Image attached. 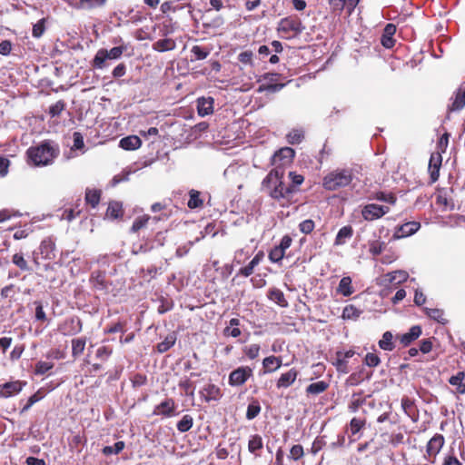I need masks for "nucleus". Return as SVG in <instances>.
I'll return each instance as SVG.
<instances>
[{"mask_svg": "<svg viewBox=\"0 0 465 465\" xmlns=\"http://www.w3.org/2000/svg\"><path fill=\"white\" fill-rule=\"evenodd\" d=\"M352 228L351 226H343L341 227L335 238V244L336 245H342L346 242L348 239H350L352 236Z\"/></svg>", "mask_w": 465, "mask_h": 465, "instance_id": "30", "label": "nucleus"}, {"mask_svg": "<svg viewBox=\"0 0 465 465\" xmlns=\"http://www.w3.org/2000/svg\"><path fill=\"white\" fill-rule=\"evenodd\" d=\"M125 50L126 47L123 45L113 47L110 50L99 49L94 57L93 66L97 69H103L105 66V61L107 59H119Z\"/></svg>", "mask_w": 465, "mask_h": 465, "instance_id": "5", "label": "nucleus"}, {"mask_svg": "<svg viewBox=\"0 0 465 465\" xmlns=\"http://www.w3.org/2000/svg\"><path fill=\"white\" fill-rule=\"evenodd\" d=\"M86 340L84 338H78L72 340V355L77 357L81 355L85 348Z\"/></svg>", "mask_w": 465, "mask_h": 465, "instance_id": "33", "label": "nucleus"}, {"mask_svg": "<svg viewBox=\"0 0 465 465\" xmlns=\"http://www.w3.org/2000/svg\"><path fill=\"white\" fill-rule=\"evenodd\" d=\"M445 440L441 434L434 435L427 443L426 446V454L424 458L430 461L433 462L436 456L440 453V450L444 446Z\"/></svg>", "mask_w": 465, "mask_h": 465, "instance_id": "7", "label": "nucleus"}, {"mask_svg": "<svg viewBox=\"0 0 465 465\" xmlns=\"http://www.w3.org/2000/svg\"><path fill=\"white\" fill-rule=\"evenodd\" d=\"M44 23H45V20L42 19L34 25L33 31H32L34 37L39 38L43 35V34L45 30Z\"/></svg>", "mask_w": 465, "mask_h": 465, "instance_id": "59", "label": "nucleus"}, {"mask_svg": "<svg viewBox=\"0 0 465 465\" xmlns=\"http://www.w3.org/2000/svg\"><path fill=\"white\" fill-rule=\"evenodd\" d=\"M363 421L360 419L353 418L350 422V430L352 435L358 433L363 426Z\"/></svg>", "mask_w": 465, "mask_h": 465, "instance_id": "61", "label": "nucleus"}, {"mask_svg": "<svg viewBox=\"0 0 465 465\" xmlns=\"http://www.w3.org/2000/svg\"><path fill=\"white\" fill-rule=\"evenodd\" d=\"M465 106V83L457 90L450 105V111H460Z\"/></svg>", "mask_w": 465, "mask_h": 465, "instance_id": "12", "label": "nucleus"}, {"mask_svg": "<svg viewBox=\"0 0 465 465\" xmlns=\"http://www.w3.org/2000/svg\"><path fill=\"white\" fill-rule=\"evenodd\" d=\"M441 162L442 157L440 153H431L429 162V173L431 183H435L439 179Z\"/></svg>", "mask_w": 465, "mask_h": 465, "instance_id": "10", "label": "nucleus"}, {"mask_svg": "<svg viewBox=\"0 0 465 465\" xmlns=\"http://www.w3.org/2000/svg\"><path fill=\"white\" fill-rule=\"evenodd\" d=\"M361 311L354 305H347L342 311V318L346 320H353L360 316Z\"/></svg>", "mask_w": 465, "mask_h": 465, "instance_id": "39", "label": "nucleus"}, {"mask_svg": "<svg viewBox=\"0 0 465 465\" xmlns=\"http://www.w3.org/2000/svg\"><path fill=\"white\" fill-rule=\"evenodd\" d=\"M287 139L292 144L300 143L303 139V133L301 130H292L288 134Z\"/></svg>", "mask_w": 465, "mask_h": 465, "instance_id": "49", "label": "nucleus"}, {"mask_svg": "<svg viewBox=\"0 0 465 465\" xmlns=\"http://www.w3.org/2000/svg\"><path fill=\"white\" fill-rule=\"evenodd\" d=\"M174 408V401L172 399H168L156 406L154 413L170 417L173 415Z\"/></svg>", "mask_w": 465, "mask_h": 465, "instance_id": "22", "label": "nucleus"}, {"mask_svg": "<svg viewBox=\"0 0 465 465\" xmlns=\"http://www.w3.org/2000/svg\"><path fill=\"white\" fill-rule=\"evenodd\" d=\"M23 383L21 381H12L5 383L0 389V397L9 398L22 391Z\"/></svg>", "mask_w": 465, "mask_h": 465, "instance_id": "13", "label": "nucleus"}, {"mask_svg": "<svg viewBox=\"0 0 465 465\" xmlns=\"http://www.w3.org/2000/svg\"><path fill=\"white\" fill-rule=\"evenodd\" d=\"M421 334V328L419 325L412 326L410 331L400 337V341L403 346L410 345L413 341L418 339Z\"/></svg>", "mask_w": 465, "mask_h": 465, "instance_id": "19", "label": "nucleus"}, {"mask_svg": "<svg viewBox=\"0 0 465 465\" xmlns=\"http://www.w3.org/2000/svg\"><path fill=\"white\" fill-rule=\"evenodd\" d=\"M253 54L252 51H244L239 54L238 60L243 64H252Z\"/></svg>", "mask_w": 465, "mask_h": 465, "instance_id": "63", "label": "nucleus"}, {"mask_svg": "<svg viewBox=\"0 0 465 465\" xmlns=\"http://www.w3.org/2000/svg\"><path fill=\"white\" fill-rule=\"evenodd\" d=\"M124 446H125L124 442L120 440V441L115 442L114 445H113V446L104 447L102 451L105 456L118 454L124 449Z\"/></svg>", "mask_w": 465, "mask_h": 465, "instance_id": "38", "label": "nucleus"}, {"mask_svg": "<svg viewBox=\"0 0 465 465\" xmlns=\"http://www.w3.org/2000/svg\"><path fill=\"white\" fill-rule=\"evenodd\" d=\"M197 111L200 116H206L213 112V99L201 97L197 100Z\"/></svg>", "mask_w": 465, "mask_h": 465, "instance_id": "14", "label": "nucleus"}, {"mask_svg": "<svg viewBox=\"0 0 465 465\" xmlns=\"http://www.w3.org/2000/svg\"><path fill=\"white\" fill-rule=\"evenodd\" d=\"M190 199L188 201V207L194 209L203 205V200L200 198V193L196 190L190 191Z\"/></svg>", "mask_w": 465, "mask_h": 465, "instance_id": "40", "label": "nucleus"}, {"mask_svg": "<svg viewBox=\"0 0 465 465\" xmlns=\"http://www.w3.org/2000/svg\"><path fill=\"white\" fill-rule=\"evenodd\" d=\"M70 325L72 330L70 331H64L65 334H74L81 331V321L79 319L72 318L64 322V327Z\"/></svg>", "mask_w": 465, "mask_h": 465, "instance_id": "47", "label": "nucleus"}, {"mask_svg": "<svg viewBox=\"0 0 465 465\" xmlns=\"http://www.w3.org/2000/svg\"><path fill=\"white\" fill-rule=\"evenodd\" d=\"M175 48L176 43L172 38L160 39L153 45V49L157 52H166Z\"/></svg>", "mask_w": 465, "mask_h": 465, "instance_id": "24", "label": "nucleus"}, {"mask_svg": "<svg viewBox=\"0 0 465 465\" xmlns=\"http://www.w3.org/2000/svg\"><path fill=\"white\" fill-rule=\"evenodd\" d=\"M240 324V321L237 318H232L229 322V325L226 326L223 330V334L225 336H231L233 338L239 337L241 335V330L238 328Z\"/></svg>", "mask_w": 465, "mask_h": 465, "instance_id": "28", "label": "nucleus"}, {"mask_svg": "<svg viewBox=\"0 0 465 465\" xmlns=\"http://www.w3.org/2000/svg\"><path fill=\"white\" fill-rule=\"evenodd\" d=\"M263 447L262 439L260 435H252L249 439L248 441V450L253 454L255 457H259L260 454L258 453V450H262Z\"/></svg>", "mask_w": 465, "mask_h": 465, "instance_id": "26", "label": "nucleus"}, {"mask_svg": "<svg viewBox=\"0 0 465 465\" xmlns=\"http://www.w3.org/2000/svg\"><path fill=\"white\" fill-rule=\"evenodd\" d=\"M284 84H262L259 87V91H269L272 93L279 92L284 87Z\"/></svg>", "mask_w": 465, "mask_h": 465, "instance_id": "60", "label": "nucleus"}, {"mask_svg": "<svg viewBox=\"0 0 465 465\" xmlns=\"http://www.w3.org/2000/svg\"><path fill=\"white\" fill-rule=\"evenodd\" d=\"M252 375V370L248 366L238 367L229 375V384L236 387L244 384Z\"/></svg>", "mask_w": 465, "mask_h": 465, "instance_id": "8", "label": "nucleus"}, {"mask_svg": "<svg viewBox=\"0 0 465 465\" xmlns=\"http://www.w3.org/2000/svg\"><path fill=\"white\" fill-rule=\"evenodd\" d=\"M374 199L381 202L388 203L394 205L397 202V197L391 193L378 192L374 194Z\"/></svg>", "mask_w": 465, "mask_h": 465, "instance_id": "41", "label": "nucleus"}, {"mask_svg": "<svg viewBox=\"0 0 465 465\" xmlns=\"http://www.w3.org/2000/svg\"><path fill=\"white\" fill-rule=\"evenodd\" d=\"M149 220H150L149 215H143V216L136 218L132 225L131 231L133 232H138L139 230H141L142 228L146 226Z\"/></svg>", "mask_w": 465, "mask_h": 465, "instance_id": "46", "label": "nucleus"}, {"mask_svg": "<svg viewBox=\"0 0 465 465\" xmlns=\"http://www.w3.org/2000/svg\"><path fill=\"white\" fill-rule=\"evenodd\" d=\"M260 411H261V407H260L259 403L252 402L248 405L247 411H246V418L248 420H252L258 416Z\"/></svg>", "mask_w": 465, "mask_h": 465, "instance_id": "52", "label": "nucleus"}, {"mask_svg": "<svg viewBox=\"0 0 465 465\" xmlns=\"http://www.w3.org/2000/svg\"><path fill=\"white\" fill-rule=\"evenodd\" d=\"M295 152L290 147L281 148L272 157V164L275 166L274 169L283 170L282 167L287 166L292 163Z\"/></svg>", "mask_w": 465, "mask_h": 465, "instance_id": "6", "label": "nucleus"}, {"mask_svg": "<svg viewBox=\"0 0 465 465\" xmlns=\"http://www.w3.org/2000/svg\"><path fill=\"white\" fill-rule=\"evenodd\" d=\"M260 350V345L251 344L250 346L244 347L243 352L249 359L253 360L259 356Z\"/></svg>", "mask_w": 465, "mask_h": 465, "instance_id": "48", "label": "nucleus"}, {"mask_svg": "<svg viewBox=\"0 0 465 465\" xmlns=\"http://www.w3.org/2000/svg\"><path fill=\"white\" fill-rule=\"evenodd\" d=\"M283 174V170L273 169L262 183L263 187L270 190V195L277 200L286 198L292 192L282 182Z\"/></svg>", "mask_w": 465, "mask_h": 465, "instance_id": "2", "label": "nucleus"}, {"mask_svg": "<svg viewBox=\"0 0 465 465\" xmlns=\"http://www.w3.org/2000/svg\"><path fill=\"white\" fill-rule=\"evenodd\" d=\"M420 227V223L409 222L402 224L396 232L397 237H408L414 234Z\"/></svg>", "mask_w": 465, "mask_h": 465, "instance_id": "20", "label": "nucleus"}, {"mask_svg": "<svg viewBox=\"0 0 465 465\" xmlns=\"http://www.w3.org/2000/svg\"><path fill=\"white\" fill-rule=\"evenodd\" d=\"M74 144H73V149L74 150H81L84 148V137L83 135L78 133V132H75L74 133Z\"/></svg>", "mask_w": 465, "mask_h": 465, "instance_id": "62", "label": "nucleus"}, {"mask_svg": "<svg viewBox=\"0 0 465 465\" xmlns=\"http://www.w3.org/2000/svg\"><path fill=\"white\" fill-rule=\"evenodd\" d=\"M113 351L111 348L107 346H101L96 351V358L99 359L102 361H105L109 359L111 356Z\"/></svg>", "mask_w": 465, "mask_h": 465, "instance_id": "50", "label": "nucleus"}, {"mask_svg": "<svg viewBox=\"0 0 465 465\" xmlns=\"http://www.w3.org/2000/svg\"><path fill=\"white\" fill-rule=\"evenodd\" d=\"M328 386L329 385L326 381H320L310 384L306 388V392L308 394L318 395V394L325 391L327 390Z\"/></svg>", "mask_w": 465, "mask_h": 465, "instance_id": "32", "label": "nucleus"}, {"mask_svg": "<svg viewBox=\"0 0 465 465\" xmlns=\"http://www.w3.org/2000/svg\"><path fill=\"white\" fill-rule=\"evenodd\" d=\"M12 262L22 271H28V264L22 253H15L12 257Z\"/></svg>", "mask_w": 465, "mask_h": 465, "instance_id": "45", "label": "nucleus"}, {"mask_svg": "<svg viewBox=\"0 0 465 465\" xmlns=\"http://www.w3.org/2000/svg\"><path fill=\"white\" fill-rule=\"evenodd\" d=\"M424 311H425L426 314L430 318L433 319L434 321H436L440 323H442V324H444L446 322L442 310L425 308Z\"/></svg>", "mask_w": 465, "mask_h": 465, "instance_id": "37", "label": "nucleus"}, {"mask_svg": "<svg viewBox=\"0 0 465 465\" xmlns=\"http://www.w3.org/2000/svg\"><path fill=\"white\" fill-rule=\"evenodd\" d=\"M304 30L301 20L296 17L289 16L282 18L277 27L281 37L291 39L300 35Z\"/></svg>", "mask_w": 465, "mask_h": 465, "instance_id": "4", "label": "nucleus"}, {"mask_svg": "<svg viewBox=\"0 0 465 465\" xmlns=\"http://www.w3.org/2000/svg\"><path fill=\"white\" fill-rule=\"evenodd\" d=\"M124 214V210L122 203L119 202H112L109 203L106 217L110 219H118L121 218Z\"/></svg>", "mask_w": 465, "mask_h": 465, "instance_id": "27", "label": "nucleus"}, {"mask_svg": "<svg viewBox=\"0 0 465 465\" xmlns=\"http://www.w3.org/2000/svg\"><path fill=\"white\" fill-rule=\"evenodd\" d=\"M409 273L403 270H398L388 272L382 277V282L385 284H400L408 280Z\"/></svg>", "mask_w": 465, "mask_h": 465, "instance_id": "11", "label": "nucleus"}, {"mask_svg": "<svg viewBox=\"0 0 465 465\" xmlns=\"http://www.w3.org/2000/svg\"><path fill=\"white\" fill-rule=\"evenodd\" d=\"M83 1V10H92L100 8L105 5L107 0H82Z\"/></svg>", "mask_w": 465, "mask_h": 465, "instance_id": "44", "label": "nucleus"}, {"mask_svg": "<svg viewBox=\"0 0 465 465\" xmlns=\"http://www.w3.org/2000/svg\"><path fill=\"white\" fill-rule=\"evenodd\" d=\"M381 360L375 353H367L364 358V363L369 367H376L380 364Z\"/></svg>", "mask_w": 465, "mask_h": 465, "instance_id": "55", "label": "nucleus"}, {"mask_svg": "<svg viewBox=\"0 0 465 465\" xmlns=\"http://www.w3.org/2000/svg\"><path fill=\"white\" fill-rule=\"evenodd\" d=\"M299 229L302 233L309 234L314 229V222L311 219L304 220L299 224Z\"/></svg>", "mask_w": 465, "mask_h": 465, "instance_id": "54", "label": "nucleus"}, {"mask_svg": "<svg viewBox=\"0 0 465 465\" xmlns=\"http://www.w3.org/2000/svg\"><path fill=\"white\" fill-rule=\"evenodd\" d=\"M465 374L462 371L458 372L456 375L451 376L449 380L450 385L455 387L456 392L459 394L465 393Z\"/></svg>", "mask_w": 465, "mask_h": 465, "instance_id": "25", "label": "nucleus"}, {"mask_svg": "<svg viewBox=\"0 0 465 465\" xmlns=\"http://www.w3.org/2000/svg\"><path fill=\"white\" fill-rule=\"evenodd\" d=\"M354 355V351L350 350L345 352L339 351L337 353V365L338 367L343 366L346 364V360L351 358Z\"/></svg>", "mask_w": 465, "mask_h": 465, "instance_id": "57", "label": "nucleus"}, {"mask_svg": "<svg viewBox=\"0 0 465 465\" xmlns=\"http://www.w3.org/2000/svg\"><path fill=\"white\" fill-rule=\"evenodd\" d=\"M337 292L343 296H350L353 293L354 290L351 286V279L349 276L342 277L340 281Z\"/></svg>", "mask_w": 465, "mask_h": 465, "instance_id": "29", "label": "nucleus"}, {"mask_svg": "<svg viewBox=\"0 0 465 465\" xmlns=\"http://www.w3.org/2000/svg\"><path fill=\"white\" fill-rule=\"evenodd\" d=\"M392 339V333L391 331H385L382 338L379 341L380 348L384 351H391L394 349Z\"/></svg>", "mask_w": 465, "mask_h": 465, "instance_id": "31", "label": "nucleus"}, {"mask_svg": "<svg viewBox=\"0 0 465 465\" xmlns=\"http://www.w3.org/2000/svg\"><path fill=\"white\" fill-rule=\"evenodd\" d=\"M352 181V174L350 170L338 169L328 173L323 178V187L330 191H335L339 188L349 185Z\"/></svg>", "mask_w": 465, "mask_h": 465, "instance_id": "3", "label": "nucleus"}, {"mask_svg": "<svg viewBox=\"0 0 465 465\" xmlns=\"http://www.w3.org/2000/svg\"><path fill=\"white\" fill-rule=\"evenodd\" d=\"M55 245L51 239L42 241L39 251L44 259L52 260L55 257Z\"/></svg>", "mask_w": 465, "mask_h": 465, "instance_id": "16", "label": "nucleus"}, {"mask_svg": "<svg viewBox=\"0 0 465 465\" xmlns=\"http://www.w3.org/2000/svg\"><path fill=\"white\" fill-rule=\"evenodd\" d=\"M119 145L124 150H136L142 145V141L136 135H129L122 138L119 142Z\"/></svg>", "mask_w": 465, "mask_h": 465, "instance_id": "21", "label": "nucleus"}, {"mask_svg": "<svg viewBox=\"0 0 465 465\" xmlns=\"http://www.w3.org/2000/svg\"><path fill=\"white\" fill-rule=\"evenodd\" d=\"M396 32V27L392 24H388L385 28L381 37V44L386 48H391L394 45V40L392 36Z\"/></svg>", "mask_w": 465, "mask_h": 465, "instance_id": "23", "label": "nucleus"}, {"mask_svg": "<svg viewBox=\"0 0 465 465\" xmlns=\"http://www.w3.org/2000/svg\"><path fill=\"white\" fill-rule=\"evenodd\" d=\"M210 49L202 47L200 45H193L191 49V53L193 54V58H192V61L194 60H203L207 58V56L210 54Z\"/></svg>", "mask_w": 465, "mask_h": 465, "instance_id": "34", "label": "nucleus"}, {"mask_svg": "<svg viewBox=\"0 0 465 465\" xmlns=\"http://www.w3.org/2000/svg\"><path fill=\"white\" fill-rule=\"evenodd\" d=\"M12 50V44L8 40L2 41L0 43V54L3 55H8Z\"/></svg>", "mask_w": 465, "mask_h": 465, "instance_id": "64", "label": "nucleus"}, {"mask_svg": "<svg viewBox=\"0 0 465 465\" xmlns=\"http://www.w3.org/2000/svg\"><path fill=\"white\" fill-rule=\"evenodd\" d=\"M59 154V148L50 142L31 146L26 151L29 162L35 166H46L54 163Z\"/></svg>", "mask_w": 465, "mask_h": 465, "instance_id": "1", "label": "nucleus"}, {"mask_svg": "<svg viewBox=\"0 0 465 465\" xmlns=\"http://www.w3.org/2000/svg\"><path fill=\"white\" fill-rule=\"evenodd\" d=\"M298 376V372L294 369H291L285 373H282L277 381V388H288L290 387L296 380Z\"/></svg>", "mask_w": 465, "mask_h": 465, "instance_id": "17", "label": "nucleus"}, {"mask_svg": "<svg viewBox=\"0 0 465 465\" xmlns=\"http://www.w3.org/2000/svg\"><path fill=\"white\" fill-rule=\"evenodd\" d=\"M175 336L174 335H168L164 341L158 343L157 350L159 352H165L167 351L171 347H173L175 343Z\"/></svg>", "mask_w": 465, "mask_h": 465, "instance_id": "43", "label": "nucleus"}, {"mask_svg": "<svg viewBox=\"0 0 465 465\" xmlns=\"http://www.w3.org/2000/svg\"><path fill=\"white\" fill-rule=\"evenodd\" d=\"M284 252L278 246H275L269 252V259L272 262H279L284 257Z\"/></svg>", "mask_w": 465, "mask_h": 465, "instance_id": "53", "label": "nucleus"}, {"mask_svg": "<svg viewBox=\"0 0 465 465\" xmlns=\"http://www.w3.org/2000/svg\"><path fill=\"white\" fill-rule=\"evenodd\" d=\"M54 367L52 362L48 361H39L35 366V373L36 374H45L48 371H50Z\"/></svg>", "mask_w": 465, "mask_h": 465, "instance_id": "56", "label": "nucleus"}, {"mask_svg": "<svg viewBox=\"0 0 465 465\" xmlns=\"http://www.w3.org/2000/svg\"><path fill=\"white\" fill-rule=\"evenodd\" d=\"M385 242L376 240L370 243V252L373 255H379L382 252L385 248Z\"/></svg>", "mask_w": 465, "mask_h": 465, "instance_id": "51", "label": "nucleus"}, {"mask_svg": "<svg viewBox=\"0 0 465 465\" xmlns=\"http://www.w3.org/2000/svg\"><path fill=\"white\" fill-rule=\"evenodd\" d=\"M304 455L303 448L302 445H293L290 450V458L297 460Z\"/></svg>", "mask_w": 465, "mask_h": 465, "instance_id": "58", "label": "nucleus"}, {"mask_svg": "<svg viewBox=\"0 0 465 465\" xmlns=\"http://www.w3.org/2000/svg\"><path fill=\"white\" fill-rule=\"evenodd\" d=\"M193 424V420L190 415H184L177 423V430L181 432L188 431Z\"/></svg>", "mask_w": 465, "mask_h": 465, "instance_id": "42", "label": "nucleus"}, {"mask_svg": "<svg viewBox=\"0 0 465 465\" xmlns=\"http://www.w3.org/2000/svg\"><path fill=\"white\" fill-rule=\"evenodd\" d=\"M269 298L282 307H286L288 305L283 292L278 289H272L270 291Z\"/></svg>", "mask_w": 465, "mask_h": 465, "instance_id": "35", "label": "nucleus"}, {"mask_svg": "<svg viewBox=\"0 0 465 465\" xmlns=\"http://www.w3.org/2000/svg\"><path fill=\"white\" fill-rule=\"evenodd\" d=\"M282 364V359L276 356H268L262 361L263 373H270L277 371Z\"/></svg>", "mask_w": 465, "mask_h": 465, "instance_id": "18", "label": "nucleus"}, {"mask_svg": "<svg viewBox=\"0 0 465 465\" xmlns=\"http://www.w3.org/2000/svg\"><path fill=\"white\" fill-rule=\"evenodd\" d=\"M101 193L98 190H86L85 201L91 204L92 207H95L100 202Z\"/></svg>", "mask_w": 465, "mask_h": 465, "instance_id": "36", "label": "nucleus"}, {"mask_svg": "<svg viewBox=\"0 0 465 465\" xmlns=\"http://www.w3.org/2000/svg\"><path fill=\"white\" fill-rule=\"evenodd\" d=\"M390 212L388 206L370 203L365 205L361 210V215L366 221H373L381 218Z\"/></svg>", "mask_w": 465, "mask_h": 465, "instance_id": "9", "label": "nucleus"}, {"mask_svg": "<svg viewBox=\"0 0 465 465\" xmlns=\"http://www.w3.org/2000/svg\"><path fill=\"white\" fill-rule=\"evenodd\" d=\"M201 394L205 401H218L221 396V390L218 386L209 383L202 391Z\"/></svg>", "mask_w": 465, "mask_h": 465, "instance_id": "15", "label": "nucleus"}]
</instances>
